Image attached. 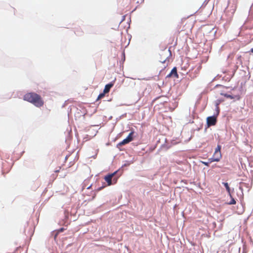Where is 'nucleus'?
<instances>
[{"label":"nucleus","mask_w":253,"mask_h":253,"mask_svg":"<svg viewBox=\"0 0 253 253\" xmlns=\"http://www.w3.org/2000/svg\"><path fill=\"white\" fill-rule=\"evenodd\" d=\"M91 187V185H90L88 186V187H87L86 189H90Z\"/></svg>","instance_id":"a211bd4d"},{"label":"nucleus","mask_w":253,"mask_h":253,"mask_svg":"<svg viewBox=\"0 0 253 253\" xmlns=\"http://www.w3.org/2000/svg\"><path fill=\"white\" fill-rule=\"evenodd\" d=\"M251 51L253 53V48L251 49Z\"/></svg>","instance_id":"412c9836"},{"label":"nucleus","mask_w":253,"mask_h":253,"mask_svg":"<svg viewBox=\"0 0 253 253\" xmlns=\"http://www.w3.org/2000/svg\"><path fill=\"white\" fill-rule=\"evenodd\" d=\"M215 158L212 156L211 158H210L209 159V162L210 163L213 162H216L215 160H214Z\"/></svg>","instance_id":"ddd939ff"},{"label":"nucleus","mask_w":253,"mask_h":253,"mask_svg":"<svg viewBox=\"0 0 253 253\" xmlns=\"http://www.w3.org/2000/svg\"><path fill=\"white\" fill-rule=\"evenodd\" d=\"M202 163L205 166H209V164L210 163L208 162H202Z\"/></svg>","instance_id":"4468645a"},{"label":"nucleus","mask_w":253,"mask_h":253,"mask_svg":"<svg viewBox=\"0 0 253 253\" xmlns=\"http://www.w3.org/2000/svg\"><path fill=\"white\" fill-rule=\"evenodd\" d=\"M172 77H174L176 78H178V75L177 73V68L175 67H174L171 70L170 73L167 76L166 78H171Z\"/></svg>","instance_id":"39448f33"},{"label":"nucleus","mask_w":253,"mask_h":253,"mask_svg":"<svg viewBox=\"0 0 253 253\" xmlns=\"http://www.w3.org/2000/svg\"><path fill=\"white\" fill-rule=\"evenodd\" d=\"M217 122L216 117L213 116L208 117L207 118V123L208 126L215 125Z\"/></svg>","instance_id":"20e7f679"},{"label":"nucleus","mask_w":253,"mask_h":253,"mask_svg":"<svg viewBox=\"0 0 253 253\" xmlns=\"http://www.w3.org/2000/svg\"><path fill=\"white\" fill-rule=\"evenodd\" d=\"M165 61H166V59H164V60H163V61H161V62L162 63H165Z\"/></svg>","instance_id":"aec40b11"},{"label":"nucleus","mask_w":253,"mask_h":253,"mask_svg":"<svg viewBox=\"0 0 253 253\" xmlns=\"http://www.w3.org/2000/svg\"><path fill=\"white\" fill-rule=\"evenodd\" d=\"M223 95H224V96L225 97H226L227 98H230V99H234V97L233 96H232L231 95H229V94H224Z\"/></svg>","instance_id":"f8f14e48"},{"label":"nucleus","mask_w":253,"mask_h":253,"mask_svg":"<svg viewBox=\"0 0 253 253\" xmlns=\"http://www.w3.org/2000/svg\"><path fill=\"white\" fill-rule=\"evenodd\" d=\"M106 93H104V92L103 93H101L100 94H99V95H98V97H97V100H98L101 98H102L103 97H104L105 96V94Z\"/></svg>","instance_id":"9d476101"},{"label":"nucleus","mask_w":253,"mask_h":253,"mask_svg":"<svg viewBox=\"0 0 253 253\" xmlns=\"http://www.w3.org/2000/svg\"><path fill=\"white\" fill-rule=\"evenodd\" d=\"M60 169H61V168H59V169H58V170H56L55 171V172H59V170H60Z\"/></svg>","instance_id":"6ab92c4d"},{"label":"nucleus","mask_w":253,"mask_h":253,"mask_svg":"<svg viewBox=\"0 0 253 253\" xmlns=\"http://www.w3.org/2000/svg\"><path fill=\"white\" fill-rule=\"evenodd\" d=\"M64 231V228H60L59 230H58V232H62Z\"/></svg>","instance_id":"dca6fc26"},{"label":"nucleus","mask_w":253,"mask_h":253,"mask_svg":"<svg viewBox=\"0 0 253 253\" xmlns=\"http://www.w3.org/2000/svg\"><path fill=\"white\" fill-rule=\"evenodd\" d=\"M236 97H237V98L238 99H239L240 98V97H239V96H236Z\"/></svg>","instance_id":"4be33fe9"},{"label":"nucleus","mask_w":253,"mask_h":253,"mask_svg":"<svg viewBox=\"0 0 253 253\" xmlns=\"http://www.w3.org/2000/svg\"><path fill=\"white\" fill-rule=\"evenodd\" d=\"M133 133H134L133 131H131V132H130L129 134H128V135L127 136V137L126 139H124L123 141L119 142L117 144V147L119 148L120 146L124 145L128 143L129 142H131V141H132Z\"/></svg>","instance_id":"f03ea898"},{"label":"nucleus","mask_w":253,"mask_h":253,"mask_svg":"<svg viewBox=\"0 0 253 253\" xmlns=\"http://www.w3.org/2000/svg\"><path fill=\"white\" fill-rule=\"evenodd\" d=\"M23 99L33 104L37 107H41L44 104V101L41 96L34 92L26 93L24 95Z\"/></svg>","instance_id":"f257e3e1"},{"label":"nucleus","mask_w":253,"mask_h":253,"mask_svg":"<svg viewBox=\"0 0 253 253\" xmlns=\"http://www.w3.org/2000/svg\"><path fill=\"white\" fill-rule=\"evenodd\" d=\"M222 184L224 185V186L226 188V189L227 191V192L229 193V194L230 195V196H231L230 188V187H229V186L228 185V183H227V182H223Z\"/></svg>","instance_id":"1a4fd4ad"},{"label":"nucleus","mask_w":253,"mask_h":253,"mask_svg":"<svg viewBox=\"0 0 253 253\" xmlns=\"http://www.w3.org/2000/svg\"><path fill=\"white\" fill-rule=\"evenodd\" d=\"M221 148V146L218 145L213 155V157L215 158L214 160H215L216 162H219L222 157L220 151Z\"/></svg>","instance_id":"7ed1b4c3"},{"label":"nucleus","mask_w":253,"mask_h":253,"mask_svg":"<svg viewBox=\"0 0 253 253\" xmlns=\"http://www.w3.org/2000/svg\"><path fill=\"white\" fill-rule=\"evenodd\" d=\"M115 174V173L114 172L113 173L107 175L104 177V179L107 182L108 186L112 185V179L114 176Z\"/></svg>","instance_id":"423d86ee"},{"label":"nucleus","mask_w":253,"mask_h":253,"mask_svg":"<svg viewBox=\"0 0 253 253\" xmlns=\"http://www.w3.org/2000/svg\"><path fill=\"white\" fill-rule=\"evenodd\" d=\"M114 85V84L113 83H110L107 84H106L105 86L104 89V93H108L109 92L111 88Z\"/></svg>","instance_id":"0eeeda50"},{"label":"nucleus","mask_w":253,"mask_h":253,"mask_svg":"<svg viewBox=\"0 0 253 253\" xmlns=\"http://www.w3.org/2000/svg\"><path fill=\"white\" fill-rule=\"evenodd\" d=\"M87 182V181H85L84 183V185H83V189H84L85 186H86V183Z\"/></svg>","instance_id":"2eb2a0df"},{"label":"nucleus","mask_w":253,"mask_h":253,"mask_svg":"<svg viewBox=\"0 0 253 253\" xmlns=\"http://www.w3.org/2000/svg\"><path fill=\"white\" fill-rule=\"evenodd\" d=\"M105 187V186H102L98 188H97L96 189V191H91L92 199H93L95 197L96 194V193L97 192H98V191H100L103 188H104Z\"/></svg>","instance_id":"6e6552de"},{"label":"nucleus","mask_w":253,"mask_h":253,"mask_svg":"<svg viewBox=\"0 0 253 253\" xmlns=\"http://www.w3.org/2000/svg\"><path fill=\"white\" fill-rule=\"evenodd\" d=\"M216 108L217 109V115H218L219 113V107L218 106V104L216 105Z\"/></svg>","instance_id":"f3484780"},{"label":"nucleus","mask_w":253,"mask_h":253,"mask_svg":"<svg viewBox=\"0 0 253 253\" xmlns=\"http://www.w3.org/2000/svg\"><path fill=\"white\" fill-rule=\"evenodd\" d=\"M230 197H231L232 199H231V201L228 203V204H229V205H235V204H236V201L234 200V199H233L232 198L231 195L230 196Z\"/></svg>","instance_id":"9b49d317"}]
</instances>
